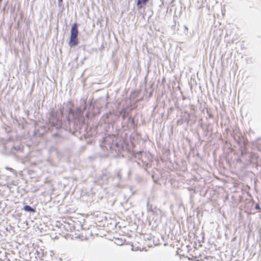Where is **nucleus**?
<instances>
[{
    "label": "nucleus",
    "instance_id": "nucleus-8",
    "mask_svg": "<svg viewBox=\"0 0 261 261\" xmlns=\"http://www.w3.org/2000/svg\"><path fill=\"white\" fill-rule=\"evenodd\" d=\"M22 210L26 212H29L30 213H34L36 212V208L35 207H33L29 205H25Z\"/></svg>",
    "mask_w": 261,
    "mask_h": 261
},
{
    "label": "nucleus",
    "instance_id": "nucleus-3",
    "mask_svg": "<svg viewBox=\"0 0 261 261\" xmlns=\"http://www.w3.org/2000/svg\"><path fill=\"white\" fill-rule=\"evenodd\" d=\"M13 144V142L10 140L0 138V147H2V151L3 153L11 154Z\"/></svg>",
    "mask_w": 261,
    "mask_h": 261
},
{
    "label": "nucleus",
    "instance_id": "nucleus-9",
    "mask_svg": "<svg viewBox=\"0 0 261 261\" xmlns=\"http://www.w3.org/2000/svg\"><path fill=\"white\" fill-rule=\"evenodd\" d=\"M149 0H137V6L138 9H141L145 5Z\"/></svg>",
    "mask_w": 261,
    "mask_h": 261
},
{
    "label": "nucleus",
    "instance_id": "nucleus-6",
    "mask_svg": "<svg viewBox=\"0 0 261 261\" xmlns=\"http://www.w3.org/2000/svg\"><path fill=\"white\" fill-rule=\"evenodd\" d=\"M79 43L77 36H74L72 35H70V39L69 41V45L71 47H73L76 46Z\"/></svg>",
    "mask_w": 261,
    "mask_h": 261
},
{
    "label": "nucleus",
    "instance_id": "nucleus-13",
    "mask_svg": "<svg viewBox=\"0 0 261 261\" xmlns=\"http://www.w3.org/2000/svg\"><path fill=\"white\" fill-rule=\"evenodd\" d=\"M58 5L60 7L63 3V0H58Z\"/></svg>",
    "mask_w": 261,
    "mask_h": 261
},
{
    "label": "nucleus",
    "instance_id": "nucleus-12",
    "mask_svg": "<svg viewBox=\"0 0 261 261\" xmlns=\"http://www.w3.org/2000/svg\"><path fill=\"white\" fill-rule=\"evenodd\" d=\"M255 208L256 210H260L259 205L258 203L256 204V205L255 206Z\"/></svg>",
    "mask_w": 261,
    "mask_h": 261
},
{
    "label": "nucleus",
    "instance_id": "nucleus-15",
    "mask_svg": "<svg viewBox=\"0 0 261 261\" xmlns=\"http://www.w3.org/2000/svg\"><path fill=\"white\" fill-rule=\"evenodd\" d=\"M2 1V0H0V3Z\"/></svg>",
    "mask_w": 261,
    "mask_h": 261
},
{
    "label": "nucleus",
    "instance_id": "nucleus-10",
    "mask_svg": "<svg viewBox=\"0 0 261 261\" xmlns=\"http://www.w3.org/2000/svg\"><path fill=\"white\" fill-rule=\"evenodd\" d=\"M123 112V114L122 115V118L123 120H124L127 116L128 115V112H126L125 110H122L120 112V114H122V112Z\"/></svg>",
    "mask_w": 261,
    "mask_h": 261
},
{
    "label": "nucleus",
    "instance_id": "nucleus-2",
    "mask_svg": "<svg viewBox=\"0 0 261 261\" xmlns=\"http://www.w3.org/2000/svg\"><path fill=\"white\" fill-rule=\"evenodd\" d=\"M115 137L114 136H108L103 138V142L101 144L102 149H106L111 153L119 152L121 149L119 144L114 141Z\"/></svg>",
    "mask_w": 261,
    "mask_h": 261
},
{
    "label": "nucleus",
    "instance_id": "nucleus-4",
    "mask_svg": "<svg viewBox=\"0 0 261 261\" xmlns=\"http://www.w3.org/2000/svg\"><path fill=\"white\" fill-rule=\"evenodd\" d=\"M111 178V176L109 172L103 173L97 179V182L99 185H107Z\"/></svg>",
    "mask_w": 261,
    "mask_h": 261
},
{
    "label": "nucleus",
    "instance_id": "nucleus-7",
    "mask_svg": "<svg viewBox=\"0 0 261 261\" xmlns=\"http://www.w3.org/2000/svg\"><path fill=\"white\" fill-rule=\"evenodd\" d=\"M79 31H78V25L77 23H74L71 27V31H70V35H72L74 36H78Z\"/></svg>",
    "mask_w": 261,
    "mask_h": 261
},
{
    "label": "nucleus",
    "instance_id": "nucleus-11",
    "mask_svg": "<svg viewBox=\"0 0 261 261\" xmlns=\"http://www.w3.org/2000/svg\"><path fill=\"white\" fill-rule=\"evenodd\" d=\"M116 177L119 180H120L121 178V175L119 172L117 173Z\"/></svg>",
    "mask_w": 261,
    "mask_h": 261
},
{
    "label": "nucleus",
    "instance_id": "nucleus-1",
    "mask_svg": "<svg viewBox=\"0 0 261 261\" xmlns=\"http://www.w3.org/2000/svg\"><path fill=\"white\" fill-rule=\"evenodd\" d=\"M85 109L84 106L83 108H77L74 111L71 107L65 109L64 106L58 110H50L46 114L48 130L50 132L56 130L53 136L62 139L66 138L62 135L63 132L68 131L74 135L78 132L85 135L87 129L84 116Z\"/></svg>",
    "mask_w": 261,
    "mask_h": 261
},
{
    "label": "nucleus",
    "instance_id": "nucleus-5",
    "mask_svg": "<svg viewBox=\"0 0 261 261\" xmlns=\"http://www.w3.org/2000/svg\"><path fill=\"white\" fill-rule=\"evenodd\" d=\"M23 151V146L21 145H15L13 144L12 148L11 149L12 155H15L19 152H22Z\"/></svg>",
    "mask_w": 261,
    "mask_h": 261
},
{
    "label": "nucleus",
    "instance_id": "nucleus-14",
    "mask_svg": "<svg viewBox=\"0 0 261 261\" xmlns=\"http://www.w3.org/2000/svg\"><path fill=\"white\" fill-rule=\"evenodd\" d=\"M187 115H188V117H190V113H187Z\"/></svg>",
    "mask_w": 261,
    "mask_h": 261
}]
</instances>
